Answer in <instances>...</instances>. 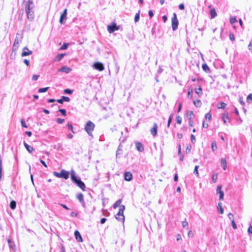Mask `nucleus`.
<instances>
[{
	"label": "nucleus",
	"mask_w": 252,
	"mask_h": 252,
	"mask_svg": "<svg viewBox=\"0 0 252 252\" xmlns=\"http://www.w3.org/2000/svg\"><path fill=\"white\" fill-rule=\"evenodd\" d=\"M23 4L27 18L30 21H32L34 18V4L33 1L31 0H29L27 1H26V0H23Z\"/></svg>",
	"instance_id": "obj_1"
},
{
	"label": "nucleus",
	"mask_w": 252,
	"mask_h": 252,
	"mask_svg": "<svg viewBox=\"0 0 252 252\" xmlns=\"http://www.w3.org/2000/svg\"><path fill=\"white\" fill-rule=\"evenodd\" d=\"M53 175L58 178H63L65 180L69 178V172L64 169H62L60 173L54 171Z\"/></svg>",
	"instance_id": "obj_2"
},
{
	"label": "nucleus",
	"mask_w": 252,
	"mask_h": 252,
	"mask_svg": "<svg viewBox=\"0 0 252 252\" xmlns=\"http://www.w3.org/2000/svg\"><path fill=\"white\" fill-rule=\"evenodd\" d=\"M94 124L90 121H89L86 123L85 129L89 135L92 136V133L94 129Z\"/></svg>",
	"instance_id": "obj_3"
},
{
	"label": "nucleus",
	"mask_w": 252,
	"mask_h": 252,
	"mask_svg": "<svg viewBox=\"0 0 252 252\" xmlns=\"http://www.w3.org/2000/svg\"><path fill=\"white\" fill-rule=\"evenodd\" d=\"M125 209V207L123 205H121L119 209V212L117 214L118 216H121V218H119V221L124 222L125 221V217L124 216V212Z\"/></svg>",
	"instance_id": "obj_4"
},
{
	"label": "nucleus",
	"mask_w": 252,
	"mask_h": 252,
	"mask_svg": "<svg viewBox=\"0 0 252 252\" xmlns=\"http://www.w3.org/2000/svg\"><path fill=\"white\" fill-rule=\"evenodd\" d=\"M178 20L176 13H174L173 17L172 18V28L173 31H176L178 29Z\"/></svg>",
	"instance_id": "obj_5"
},
{
	"label": "nucleus",
	"mask_w": 252,
	"mask_h": 252,
	"mask_svg": "<svg viewBox=\"0 0 252 252\" xmlns=\"http://www.w3.org/2000/svg\"><path fill=\"white\" fill-rule=\"evenodd\" d=\"M71 179L72 181L76 185L77 184V183H79V182L81 181L79 178H78L76 176L75 172L73 170L71 171Z\"/></svg>",
	"instance_id": "obj_6"
},
{
	"label": "nucleus",
	"mask_w": 252,
	"mask_h": 252,
	"mask_svg": "<svg viewBox=\"0 0 252 252\" xmlns=\"http://www.w3.org/2000/svg\"><path fill=\"white\" fill-rule=\"evenodd\" d=\"M221 186L219 185L217 187V189L216 190L217 194H219V200H222L223 199V196H224V192L222 190H221Z\"/></svg>",
	"instance_id": "obj_7"
},
{
	"label": "nucleus",
	"mask_w": 252,
	"mask_h": 252,
	"mask_svg": "<svg viewBox=\"0 0 252 252\" xmlns=\"http://www.w3.org/2000/svg\"><path fill=\"white\" fill-rule=\"evenodd\" d=\"M107 30L109 33H111L115 31L119 30V27L117 26L116 24L113 23L111 25H108L107 27Z\"/></svg>",
	"instance_id": "obj_8"
},
{
	"label": "nucleus",
	"mask_w": 252,
	"mask_h": 252,
	"mask_svg": "<svg viewBox=\"0 0 252 252\" xmlns=\"http://www.w3.org/2000/svg\"><path fill=\"white\" fill-rule=\"evenodd\" d=\"M93 66L95 69L99 71H102L104 68L103 64L99 62L95 63Z\"/></svg>",
	"instance_id": "obj_9"
},
{
	"label": "nucleus",
	"mask_w": 252,
	"mask_h": 252,
	"mask_svg": "<svg viewBox=\"0 0 252 252\" xmlns=\"http://www.w3.org/2000/svg\"><path fill=\"white\" fill-rule=\"evenodd\" d=\"M67 9H65L61 15L60 22L61 24H64L63 20H66L67 18Z\"/></svg>",
	"instance_id": "obj_10"
},
{
	"label": "nucleus",
	"mask_w": 252,
	"mask_h": 252,
	"mask_svg": "<svg viewBox=\"0 0 252 252\" xmlns=\"http://www.w3.org/2000/svg\"><path fill=\"white\" fill-rule=\"evenodd\" d=\"M32 51L29 50V49L25 47L23 48V52L21 56L22 57H25L27 56L31 55L32 54Z\"/></svg>",
	"instance_id": "obj_11"
},
{
	"label": "nucleus",
	"mask_w": 252,
	"mask_h": 252,
	"mask_svg": "<svg viewBox=\"0 0 252 252\" xmlns=\"http://www.w3.org/2000/svg\"><path fill=\"white\" fill-rule=\"evenodd\" d=\"M157 130H158V125L156 123H154L153 127L152 128H151L150 130L151 134L153 136H156V135L157 134Z\"/></svg>",
	"instance_id": "obj_12"
},
{
	"label": "nucleus",
	"mask_w": 252,
	"mask_h": 252,
	"mask_svg": "<svg viewBox=\"0 0 252 252\" xmlns=\"http://www.w3.org/2000/svg\"><path fill=\"white\" fill-rule=\"evenodd\" d=\"M71 71V69L66 66H63L62 68L58 70L59 72H64L68 73Z\"/></svg>",
	"instance_id": "obj_13"
},
{
	"label": "nucleus",
	"mask_w": 252,
	"mask_h": 252,
	"mask_svg": "<svg viewBox=\"0 0 252 252\" xmlns=\"http://www.w3.org/2000/svg\"><path fill=\"white\" fill-rule=\"evenodd\" d=\"M136 148L139 152H143L144 150V148L143 145L139 142H135Z\"/></svg>",
	"instance_id": "obj_14"
},
{
	"label": "nucleus",
	"mask_w": 252,
	"mask_h": 252,
	"mask_svg": "<svg viewBox=\"0 0 252 252\" xmlns=\"http://www.w3.org/2000/svg\"><path fill=\"white\" fill-rule=\"evenodd\" d=\"M125 180L127 181H130L132 178V175L130 172H126L125 173Z\"/></svg>",
	"instance_id": "obj_15"
},
{
	"label": "nucleus",
	"mask_w": 252,
	"mask_h": 252,
	"mask_svg": "<svg viewBox=\"0 0 252 252\" xmlns=\"http://www.w3.org/2000/svg\"><path fill=\"white\" fill-rule=\"evenodd\" d=\"M74 235H75V238L77 240V241H78V242H82L83 241L82 237L78 231L76 230L75 231Z\"/></svg>",
	"instance_id": "obj_16"
},
{
	"label": "nucleus",
	"mask_w": 252,
	"mask_h": 252,
	"mask_svg": "<svg viewBox=\"0 0 252 252\" xmlns=\"http://www.w3.org/2000/svg\"><path fill=\"white\" fill-rule=\"evenodd\" d=\"M57 101L59 103L62 104L63 101L69 102L70 98L68 97L63 96L61 99H58Z\"/></svg>",
	"instance_id": "obj_17"
},
{
	"label": "nucleus",
	"mask_w": 252,
	"mask_h": 252,
	"mask_svg": "<svg viewBox=\"0 0 252 252\" xmlns=\"http://www.w3.org/2000/svg\"><path fill=\"white\" fill-rule=\"evenodd\" d=\"M19 36H20V35L18 33H17L16 34V38L15 39V40H14L13 44L18 45H19V43L22 41V40H21L22 39V37H19Z\"/></svg>",
	"instance_id": "obj_18"
},
{
	"label": "nucleus",
	"mask_w": 252,
	"mask_h": 252,
	"mask_svg": "<svg viewBox=\"0 0 252 252\" xmlns=\"http://www.w3.org/2000/svg\"><path fill=\"white\" fill-rule=\"evenodd\" d=\"M24 145L27 150L30 153H31L34 150L32 147L29 145L26 142H24Z\"/></svg>",
	"instance_id": "obj_19"
},
{
	"label": "nucleus",
	"mask_w": 252,
	"mask_h": 252,
	"mask_svg": "<svg viewBox=\"0 0 252 252\" xmlns=\"http://www.w3.org/2000/svg\"><path fill=\"white\" fill-rule=\"evenodd\" d=\"M221 166L223 168L224 170L226 169L227 166V163L226 160L223 158H222L221 159Z\"/></svg>",
	"instance_id": "obj_20"
},
{
	"label": "nucleus",
	"mask_w": 252,
	"mask_h": 252,
	"mask_svg": "<svg viewBox=\"0 0 252 252\" xmlns=\"http://www.w3.org/2000/svg\"><path fill=\"white\" fill-rule=\"evenodd\" d=\"M195 92L199 96L202 95V89L200 87L195 88Z\"/></svg>",
	"instance_id": "obj_21"
},
{
	"label": "nucleus",
	"mask_w": 252,
	"mask_h": 252,
	"mask_svg": "<svg viewBox=\"0 0 252 252\" xmlns=\"http://www.w3.org/2000/svg\"><path fill=\"white\" fill-rule=\"evenodd\" d=\"M210 12L212 19L215 18L216 16H217V13L214 8L211 9Z\"/></svg>",
	"instance_id": "obj_22"
},
{
	"label": "nucleus",
	"mask_w": 252,
	"mask_h": 252,
	"mask_svg": "<svg viewBox=\"0 0 252 252\" xmlns=\"http://www.w3.org/2000/svg\"><path fill=\"white\" fill-rule=\"evenodd\" d=\"M77 185L79 188H80L82 190H84L85 188V185L82 181H80V182H79V183H77Z\"/></svg>",
	"instance_id": "obj_23"
},
{
	"label": "nucleus",
	"mask_w": 252,
	"mask_h": 252,
	"mask_svg": "<svg viewBox=\"0 0 252 252\" xmlns=\"http://www.w3.org/2000/svg\"><path fill=\"white\" fill-rule=\"evenodd\" d=\"M218 209L219 213L220 214H222L223 213V209L222 207L221 203L219 202L218 203Z\"/></svg>",
	"instance_id": "obj_24"
},
{
	"label": "nucleus",
	"mask_w": 252,
	"mask_h": 252,
	"mask_svg": "<svg viewBox=\"0 0 252 252\" xmlns=\"http://www.w3.org/2000/svg\"><path fill=\"white\" fill-rule=\"evenodd\" d=\"M193 104L197 107H200L201 106V102L200 100L197 99L195 101H193Z\"/></svg>",
	"instance_id": "obj_25"
},
{
	"label": "nucleus",
	"mask_w": 252,
	"mask_h": 252,
	"mask_svg": "<svg viewBox=\"0 0 252 252\" xmlns=\"http://www.w3.org/2000/svg\"><path fill=\"white\" fill-rule=\"evenodd\" d=\"M193 116V113L192 111H188L187 114V117L189 120H192Z\"/></svg>",
	"instance_id": "obj_26"
},
{
	"label": "nucleus",
	"mask_w": 252,
	"mask_h": 252,
	"mask_svg": "<svg viewBox=\"0 0 252 252\" xmlns=\"http://www.w3.org/2000/svg\"><path fill=\"white\" fill-rule=\"evenodd\" d=\"M122 202V199H119L118 201H117L116 202V203L113 205V208L114 209H116V208H117L118 206H121V203Z\"/></svg>",
	"instance_id": "obj_27"
},
{
	"label": "nucleus",
	"mask_w": 252,
	"mask_h": 252,
	"mask_svg": "<svg viewBox=\"0 0 252 252\" xmlns=\"http://www.w3.org/2000/svg\"><path fill=\"white\" fill-rule=\"evenodd\" d=\"M16 207V203L15 201L12 200L10 202V207L11 209H15Z\"/></svg>",
	"instance_id": "obj_28"
},
{
	"label": "nucleus",
	"mask_w": 252,
	"mask_h": 252,
	"mask_svg": "<svg viewBox=\"0 0 252 252\" xmlns=\"http://www.w3.org/2000/svg\"><path fill=\"white\" fill-rule=\"evenodd\" d=\"M140 19V10L138 11V12L135 14V17H134V22L135 23L137 22Z\"/></svg>",
	"instance_id": "obj_29"
},
{
	"label": "nucleus",
	"mask_w": 252,
	"mask_h": 252,
	"mask_svg": "<svg viewBox=\"0 0 252 252\" xmlns=\"http://www.w3.org/2000/svg\"><path fill=\"white\" fill-rule=\"evenodd\" d=\"M77 198L79 200L80 202H82L84 199V196L82 193H79L77 195Z\"/></svg>",
	"instance_id": "obj_30"
},
{
	"label": "nucleus",
	"mask_w": 252,
	"mask_h": 252,
	"mask_svg": "<svg viewBox=\"0 0 252 252\" xmlns=\"http://www.w3.org/2000/svg\"><path fill=\"white\" fill-rule=\"evenodd\" d=\"M49 88V87L40 88L38 89V93H44V92H47Z\"/></svg>",
	"instance_id": "obj_31"
},
{
	"label": "nucleus",
	"mask_w": 252,
	"mask_h": 252,
	"mask_svg": "<svg viewBox=\"0 0 252 252\" xmlns=\"http://www.w3.org/2000/svg\"><path fill=\"white\" fill-rule=\"evenodd\" d=\"M222 119L223 120V123L225 124L227 120H229V117L228 115L223 114Z\"/></svg>",
	"instance_id": "obj_32"
},
{
	"label": "nucleus",
	"mask_w": 252,
	"mask_h": 252,
	"mask_svg": "<svg viewBox=\"0 0 252 252\" xmlns=\"http://www.w3.org/2000/svg\"><path fill=\"white\" fill-rule=\"evenodd\" d=\"M230 23L233 25L237 22V19L235 17H232L229 19Z\"/></svg>",
	"instance_id": "obj_33"
},
{
	"label": "nucleus",
	"mask_w": 252,
	"mask_h": 252,
	"mask_svg": "<svg viewBox=\"0 0 252 252\" xmlns=\"http://www.w3.org/2000/svg\"><path fill=\"white\" fill-rule=\"evenodd\" d=\"M64 56V54H60L58 55L56 57L57 61H61L63 58Z\"/></svg>",
	"instance_id": "obj_34"
},
{
	"label": "nucleus",
	"mask_w": 252,
	"mask_h": 252,
	"mask_svg": "<svg viewBox=\"0 0 252 252\" xmlns=\"http://www.w3.org/2000/svg\"><path fill=\"white\" fill-rule=\"evenodd\" d=\"M202 67L203 69L206 72L209 70V67L206 63H203L202 65Z\"/></svg>",
	"instance_id": "obj_35"
},
{
	"label": "nucleus",
	"mask_w": 252,
	"mask_h": 252,
	"mask_svg": "<svg viewBox=\"0 0 252 252\" xmlns=\"http://www.w3.org/2000/svg\"><path fill=\"white\" fill-rule=\"evenodd\" d=\"M192 92L193 90L192 89H189L188 92V97L191 98L192 97Z\"/></svg>",
	"instance_id": "obj_36"
},
{
	"label": "nucleus",
	"mask_w": 252,
	"mask_h": 252,
	"mask_svg": "<svg viewBox=\"0 0 252 252\" xmlns=\"http://www.w3.org/2000/svg\"><path fill=\"white\" fill-rule=\"evenodd\" d=\"M226 106V104L222 102L220 103V105L218 106V108L219 109H224Z\"/></svg>",
	"instance_id": "obj_37"
},
{
	"label": "nucleus",
	"mask_w": 252,
	"mask_h": 252,
	"mask_svg": "<svg viewBox=\"0 0 252 252\" xmlns=\"http://www.w3.org/2000/svg\"><path fill=\"white\" fill-rule=\"evenodd\" d=\"M211 148L213 151H215L217 150V146L215 142H214L212 143Z\"/></svg>",
	"instance_id": "obj_38"
},
{
	"label": "nucleus",
	"mask_w": 252,
	"mask_h": 252,
	"mask_svg": "<svg viewBox=\"0 0 252 252\" xmlns=\"http://www.w3.org/2000/svg\"><path fill=\"white\" fill-rule=\"evenodd\" d=\"M176 120L177 124H181L182 123V119L180 116H177Z\"/></svg>",
	"instance_id": "obj_39"
},
{
	"label": "nucleus",
	"mask_w": 252,
	"mask_h": 252,
	"mask_svg": "<svg viewBox=\"0 0 252 252\" xmlns=\"http://www.w3.org/2000/svg\"><path fill=\"white\" fill-rule=\"evenodd\" d=\"M198 167H199V166L198 165H196L194 167V169L193 171V173L195 175H196L197 176H199V173H198Z\"/></svg>",
	"instance_id": "obj_40"
},
{
	"label": "nucleus",
	"mask_w": 252,
	"mask_h": 252,
	"mask_svg": "<svg viewBox=\"0 0 252 252\" xmlns=\"http://www.w3.org/2000/svg\"><path fill=\"white\" fill-rule=\"evenodd\" d=\"M205 118L206 119H208L209 121H211V120L212 119V116H211V113H206L205 115Z\"/></svg>",
	"instance_id": "obj_41"
},
{
	"label": "nucleus",
	"mask_w": 252,
	"mask_h": 252,
	"mask_svg": "<svg viewBox=\"0 0 252 252\" xmlns=\"http://www.w3.org/2000/svg\"><path fill=\"white\" fill-rule=\"evenodd\" d=\"M64 93L66 94H72L73 93V90H71L69 89H66L64 90Z\"/></svg>",
	"instance_id": "obj_42"
},
{
	"label": "nucleus",
	"mask_w": 252,
	"mask_h": 252,
	"mask_svg": "<svg viewBox=\"0 0 252 252\" xmlns=\"http://www.w3.org/2000/svg\"><path fill=\"white\" fill-rule=\"evenodd\" d=\"M68 44L64 43L63 46L60 48L61 50H65L67 48Z\"/></svg>",
	"instance_id": "obj_43"
},
{
	"label": "nucleus",
	"mask_w": 252,
	"mask_h": 252,
	"mask_svg": "<svg viewBox=\"0 0 252 252\" xmlns=\"http://www.w3.org/2000/svg\"><path fill=\"white\" fill-rule=\"evenodd\" d=\"M252 100V94H250L247 97V101L248 103H250V101Z\"/></svg>",
	"instance_id": "obj_44"
},
{
	"label": "nucleus",
	"mask_w": 252,
	"mask_h": 252,
	"mask_svg": "<svg viewBox=\"0 0 252 252\" xmlns=\"http://www.w3.org/2000/svg\"><path fill=\"white\" fill-rule=\"evenodd\" d=\"M217 178H218L217 175V174H213V176H212V178L213 182V183H216V181H217Z\"/></svg>",
	"instance_id": "obj_45"
},
{
	"label": "nucleus",
	"mask_w": 252,
	"mask_h": 252,
	"mask_svg": "<svg viewBox=\"0 0 252 252\" xmlns=\"http://www.w3.org/2000/svg\"><path fill=\"white\" fill-rule=\"evenodd\" d=\"M67 126L69 130H70L73 133H75L74 131H73V127L72 124H71L70 123H68Z\"/></svg>",
	"instance_id": "obj_46"
},
{
	"label": "nucleus",
	"mask_w": 252,
	"mask_h": 252,
	"mask_svg": "<svg viewBox=\"0 0 252 252\" xmlns=\"http://www.w3.org/2000/svg\"><path fill=\"white\" fill-rule=\"evenodd\" d=\"M21 125H22V127H25V128H27L28 127V126L26 124V123H25V121L23 119L21 120Z\"/></svg>",
	"instance_id": "obj_47"
},
{
	"label": "nucleus",
	"mask_w": 252,
	"mask_h": 252,
	"mask_svg": "<svg viewBox=\"0 0 252 252\" xmlns=\"http://www.w3.org/2000/svg\"><path fill=\"white\" fill-rule=\"evenodd\" d=\"M59 111L61 113V114L63 115H66V110L64 109H59Z\"/></svg>",
	"instance_id": "obj_48"
},
{
	"label": "nucleus",
	"mask_w": 252,
	"mask_h": 252,
	"mask_svg": "<svg viewBox=\"0 0 252 252\" xmlns=\"http://www.w3.org/2000/svg\"><path fill=\"white\" fill-rule=\"evenodd\" d=\"M172 115H171L170 116V117L169 118V119H168V124H167V126L168 127H169L170 123L172 122Z\"/></svg>",
	"instance_id": "obj_49"
},
{
	"label": "nucleus",
	"mask_w": 252,
	"mask_h": 252,
	"mask_svg": "<svg viewBox=\"0 0 252 252\" xmlns=\"http://www.w3.org/2000/svg\"><path fill=\"white\" fill-rule=\"evenodd\" d=\"M56 121L59 124H62L64 122V120L63 119L58 118L57 119Z\"/></svg>",
	"instance_id": "obj_50"
},
{
	"label": "nucleus",
	"mask_w": 252,
	"mask_h": 252,
	"mask_svg": "<svg viewBox=\"0 0 252 252\" xmlns=\"http://www.w3.org/2000/svg\"><path fill=\"white\" fill-rule=\"evenodd\" d=\"M39 77V75H33L32 77V80L33 81H36L38 79Z\"/></svg>",
	"instance_id": "obj_51"
},
{
	"label": "nucleus",
	"mask_w": 252,
	"mask_h": 252,
	"mask_svg": "<svg viewBox=\"0 0 252 252\" xmlns=\"http://www.w3.org/2000/svg\"><path fill=\"white\" fill-rule=\"evenodd\" d=\"M19 48V45L13 44L12 47L13 51H16Z\"/></svg>",
	"instance_id": "obj_52"
},
{
	"label": "nucleus",
	"mask_w": 252,
	"mask_h": 252,
	"mask_svg": "<svg viewBox=\"0 0 252 252\" xmlns=\"http://www.w3.org/2000/svg\"><path fill=\"white\" fill-rule=\"evenodd\" d=\"M19 48V45L13 44L12 47L13 51H16Z\"/></svg>",
	"instance_id": "obj_53"
},
{
	"label": "nucleus",
	"mask_w": 252,
	"mask_h": 252,
	"mask_svg": "<svg viewBox=\"0 0 252 252\" xmlns=\"http://www.w3.org/2000/svg\"><path fill=\"white\" fill-rule=\"evenodd\" d=\"M239 102L240 103V104H241L242 106H244V105H245V102H244V101L243 100V98H242V97H239Z\"/></svg>",
	"instance_id": "obj_54"
},
{
	"label": "nucleus",
	"mask_w": 252,
	"mask_h": 252,
	"mask_svg": "<svg viewBox=\"0 0 252 252\" xmlns=\"http://www.w3.org/2000/svg\"><path fill=\"white\" fill-rule=\"evenodd\" d=\"M231 223H232V226L233 227V228L234 229H236L237 228V226H236V224L234 220L233 219H232V221H231Z\"/></svg>",
	"instance_id": "obj_55"
},
{
	"label": "nucleus",
	"mask_w": 252,
	"mask_h": 252,
	"mask_svg": "<svg viewBox=\"0 0 252 252\" xmlns=\"http://www.w3.org/2000/svg\"><path fill=\"white\" fill-rule=\"evenodd\" d=\"M182 225L184 228H185L186 227L188 226V222L187 221H183L182 222Z\"/></svg>",
	"instance_id": "obj_56"
},
{
	"label": "nucleus",
	"mask_w": 252,
	"mask_h": 252,
	"mask_svg": "<svg viewBox=\"0 0 252 252\" xmlns=\"http://www.w3.org/2000/svg\"><path fill=\"white\" fill-rule=\"evenodd\" d=\"M229 38L231 41H234L235 39L234 35L233 33L229 34Z\"/></svg>",
	"instance_id": "obj_57"
},
{
	"label": "nucleus",
	"mask_w": 252,
	"mask_h": 252,
	"mask_svg": "<svg viewBox=\"0 0 252 252\" xmlns=\"http://www.w3.org/2000/svg\"><path fill=\"white\" fill-rule=\"evenodd\" d=\"M191 141L193 143H194L195 142V138L194 135L191 134Z\"/></svg>",
	"instance_id": "obj_58"
},
{
	"label": "nucleus",
	"mask_w": 252,
	"mask_h": 252,
	"mask_svg": "<svg viewBox=\"0 0 252 252\" xmlns=\"http://www.w3.org/2000/svg\"><path fill=\"white\" fill-rule=\"evenodd\" d=\"M179 8L180 10H184L185 9L184 4L183 3L180 4L179 5Z\"/></svg>",
	"instance_id": "obj_59"
},
{
	"label": "nucleus",
	"mask_w": 252,
	"mask_h": 252,
	"mask_svg": "<svg viewBox=\"0 0 252 252\" xmlns=\"http://www.w3.org/2000/svg\"><path fill=\"white\" fill-rule=\"evenodd\" d=\"M40 162L43 165L44 167H47V165L45 162V161L43 160L41 158L40 159Z\"/></svg>",
	"instance_id": "obj_60"
},
{
	"label": "nucleus",
	"mask_w": 252,
	"mask_h": 252,
	"mask_svg": "<svg viewBox=\"0 0 252 252\" xmlns=\"http://www.w3.org/2000/svg\"><path fill=\"white\" fill-rule=\"evenodd\" d=\"M248 48L249 50L252 53V44L251 43L249 44Z\"/></svg>",
	"instance_id": "obj_61"
},
{
	"label": "nucleus",
	"mask_w": 252,
	"mask_h": 252,
	"mask_svg": "<svg viewBox=\"0 0 252 252\" xmlns=\"http://www.w3.org/2000/svg\"><path fill=\"white\" fill-rule=\"evenodd\" d=\"M228 217L229 218V219L230 220H232V219H233V215L230 213L228 215Z\"/></svg>",
	"instance_id": "obj_62"
},
{
	"label": "nucleus",
	"mask_w": 252,
	"mask_h": 252,
	"mask_svg": "<svg viewBox=\"0 0 252 252\" xmlns=\"http://www.w3.org/2000/svg\"><path fill=\"white\" fill-rule=\"evenodd\" d=\"M148 14L151 18H152L154 16V13L152 10H149L148 12Z\"/></svg>",
	"instance_id": "obj_63"
},
{
	"label": "nucleus",
	"mask_w": 252,
	"mask_h": 252,
	"mask_svg": "<svg viewBox=\"0 0 252 252\" xmlns=\"http://www.w3.org/2000/svg\"><path fill=\"white\" fill-rule=\"evenodd\" d=\"M248 231L249 233H251V234H252V226H250L248 229Z\"/></svg>",
	"instance_id": "obj_64"
}]
</instances>
